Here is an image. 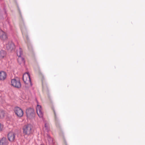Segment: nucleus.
<instances>
[{"mask_svg": "<svg viewBox=\"0 0 145 145\" xmlns=\"http://www.w3.org/2000/svg\"><path fill=\"white\" fill-rule=\"evenodd\" d=\"M23 130L24 134L27 135L32 134L34 132L33 127L31 124L24 125L23 127Z\"/></svg>", "mask_w": 145, "mask_h": 145, "instance_id": "f257e3e1", "label": "nucleus"}, {"mask_svg": "<svg viewBox=\"0 0 145 145\" xmlns=\"http://www.w3.org/2000/svg\"><path fill=\"white\" fill-rule=\"evenodd\" d=\"M23 80L25 84H30L32 85L29 74L28 72L25 73L23 74Z\"/></svg>", "mask_w": 145, "mask_h": 145, "instance_id": "f03ea898", "label": "nucleus"}, {"mask_svg": "<svg viewBox=\"0 0 145 145\" xmlns=\"http://www.w3.org/2000/svg\"><path fill=\"white\" fill-rule=\"evenodd\" d=\"M11 85L15 88H20L21 87V84L19 80L12 79L11 81Z\"/></svg>", "mask_w": 145, "mask_h": 145, "instance_id": "7ed1b4c3", "label": "nucleus"}, {"mask_svg": "<svg viewBox=\"0 0 145 145\" xmlns=\"http://www.w3.org/2000/svg\"><path fill=\"white\" fill-rule=\"evenodd\" d=\"M14 112L15 114L19 117H22L23 116L24 113L22 110L18 107L15 108Z\"/></svg>", "mask_w": 145, "mask_h": 145, "instance_id": "20e7f679", "label": "nucleus"}, {"mask_svg": "<svg viewBox=\"0 0 145 145\" xmlns=\"http://www.w3.org/2000/svg\"><path fill=\"white\" fill-rule=\"evenodd\" d=\"M16 133L13 132H10L7 135L8 140L11 142L14 141L16 137Z\"/></svg>", "mask_w": 145, "mask_h": 145, "instance_id": "39448f33", "label": "nucleus"}, {"mask_svg": "<svg viewBox=\"0 0 145 145\" xmlns=\"http://www.w3.org/2000/svg\"><path fill=\"white\" fill-rule=\"evenodd\" d=\"M0 39L4 42L6 41L8 39L6 33L2 30L0 31Z\"/></svg>", "mask_w": 145, "mask_h": 145, "instance_id": "423d86ee", "label": "nucleus"}, {"mask_svg": "<svg viewBox=\"0 0 145 145\" xmlns=\"http://www.w3.org/2000/svg\"><path fill=\"white\" fill-rule=\"evenodd\" d=\"M36 110L37 114L39 117L42 118L43 116V114L42 111V108L41 106L38 105L36 107Z\"/></svg>", "mask_w": 145, "mask_h": 145, "instance_id": "0eeeda50", "label": "nucleus"}, {"mask_svg": "<svg viewBox=\"0 0 145 145\" xmlns=\"http://www.w3.org/2000/svg\"><path fill=\"white\" fill-rule=\"evenodd\" d=\"M6 47L7 50H11L15 49V46L12 42H9L6 45Z\"/></svg>", "mask_w": 145, "mask_h": 145, "instance_id": "6e6552de", "label": "nucleus"}, {"mask_svg": "<svg viewBox=\"0 0 145 145\" xmlns=\"http://www.w3.org/2000/svg\"><path fill=\"white\" fill-rule=\"evenodd\" d=\"M21 28L22 35L25 40L26 39L27 40V41H28L29 38L26 33L25 28V27L23 28V27L21 26Z\"/></svg>", "mask_w": 145, "mask_h": 145, "instance_id": "1a4fd4ad", "label": "nucleus"}, {"mask_svg": "<svg viewBox=\"0 0 145 145\" xmlns=\"http://www.w3.org/2000/svg\"><path fill=\"white\" fill-rule=\"evenodd\" d=\"M8 140L5 137H3L0 140V145H8Z\"/></svg>", "mask_w": 145, "mask_h": 145, "instance_id": "9d476101", "label": "nucleus"}, {"mask_svg": "<svg viewBox=\"0 0 145 145\" xmlns=\"http://www.w3.org/2000/svg\"><path fill=\"white\" fill-rule=\"evenodd\" d=\"M34 112V110L33 108H27L26 110V113L27 116L32 115Z\"/></svg>", "mask_w": 145, "mask_h": 145, "instance_id": "9b49d317", "label": "nucleus"}, {"mask_svg": "<svg viewBox=\"0 0 145 145\" xmlns=\"http://www.w3.org/2000/svg\"><path fill=\"white\" fill-rule=\"evenodd\" d=\"M7 77L6 73L4 71L0 72V80H3Z\"/></svg>", "mask_w": 145, "mask_h": 145, "instance_id": "f8f14e48", "label": "nucleus"}, {"mask_svg": "<svg viewBox=\"0 0 145 145\" xmlns=\"http://www.w3.org/2000/svg\"><path fill=\"white\" fill-rule=\"evenodd\" d=\"M47 138L50 145H54V142L53 141V138L48 134L47 135Z\"/></svg>", "mask_w": 145, "mask_h": 145, "instance_id": "ddd939ff", "label": "nucleus"}, {"mask_svg": "<svg viewBox=\"0 0 145 145\" xmlns=\"http://www.w3.org/2000/svg\"><path fill=\"white\" fill-rule=\"evenodd\" d=\"M18 61L19 63L20 64H24L25 63V61L24 58L21 56H18Z\"/></svg>", "mask_w": 145, "mask_h": 145, "instance_id": "4468645a", "label": "nucleus"}, {"mask_svg": "<svg viewBox=\"0 0 145 145\" xmlns=\"http://www.w3.org/2000/svg\"><path fill=\"white\" fill-rule=\"evenodd\" d=\"M54 114L55 115V120L56 126H57V127H59V120L57 116L55 111L54 110Z\"/></svg>", "mask_w": 145, "mask_h": 145, "instance_id": "2eb2a0df", "label": "nucleus"}, {"mask_svg": "<svg viewBox=\"0 0 145 145\" xmlns=\"http://www.w3.org/2000/svg\"><path fill=\"white\" fill-rule=\"evenodd\" d=\"M5 112L2 109H0V118H3L5 116Z\"/></svg>", "mask_w": 145, "mask_h": 145, "instance_id": "dca6fc26", "label": "nucleus"}, {"mask_svg": "<svg viewBox=\"0 0 145 145\" xmlns=\"http://www.w3.org/2000/svg\"><path fill=\"white\" fill-rule=\"evenodd\" d=\"M17 55L18 56H21L23 55V51L22 49L20 47L17 50Z\"/></svg>", "mask_w": 145, "mask_h": 145, "instance_id": "f3484780", "label": "nucleus"}, {"mask_svg": "<svg viewBox=\"0 0 145 145\" xmlns=\"http://www.w3.org/2000/svg\"><path fill=\"white\" fill-rule=\"evenodd\" d=\"M5 52L3 50H1L0 51V58L4 57L6 55Z\"/></svg>", "mask_w": 145, "mask_h": 145, "instance_id": "a211bd4d", "label": "nucleus"}, {"mask_svg": "<svg viewBox=\"0 0 145 145\" xmlns=\"http://www.w3.org/2000/svg\"><path fill=\"white\" fill-rule=\"evenodd\" d=\"M45 128V129L46 130L47 132H48L49 131V128L48 127V125L47 123H46L44 125Z\"/></svg>", "mask_w": 145, "mask_h": 145, "instance_id": "6ab92c4d", "label": "nucleus"}, {"mask_svg": "<svg viewBox=\"0 0 145 145\" xmlns=\"http://www.w3.org/2000/svg\"><path fill=\"white\" fill-rule=\"evenodd\" d=\"M3 128V125L0 123V131L2 130Z\"/></svg>", "mask_w": 145, "mask_h": 145, "instance_id": "aec40b11", "label": "nucleus"}, {"mask_svg": "<svg viewBox=\"0 0 145 145\" xmlns=\"http://www.w3.org/2000/svg\"><path fill=\"white\" fill-rule=\"evenodd\" d=\"M28 49L29 50H32V46H31V45H28Z\"/></svg>", "mask_w": 145, "mask_h": 145, "instance_id": "412c9836", "label": "nucleus"}, {"mask_svg": "<svg viewBox=\"0 0 145 145\" xmlns=\"http://www.w3.org/2000/svg\"><path fill=\"white\" fill-rule=\"evenodd\" d=\"M42 86H43V89H44V85L43 84H42Z\"/></svg>", "mask_w": 145, "mask_h": 145, "instance_id": "4be33fe9", "label": "nucleus"}, {"mask_svg": "<svg viewBox=\"0 0 145 145\" xmlns=\"http://www.w3.org/2000/svg\"><path fill=\"white\" fill-rule=\"evenodd\" d=\"M64 145H67L66 142H65Z\"/></svg>", "mask_w": 145, "mask_h": 145, "instance_id": "5701e85b", "label": "nucleus"}, {"mask_svg": "<svg viewBox=\"0 0 145 145\" xmlns=\"http://www.w3.org/2000/svg\"><path fill=\"white\" fill-rule=\"evenodd\" d=\"M40 145H44V144H41Z\"/></svg>", "mask_w": 145, "mask_h": 145, "instance_id": "b1692460", "label": "nucleus"}]
</instances>
